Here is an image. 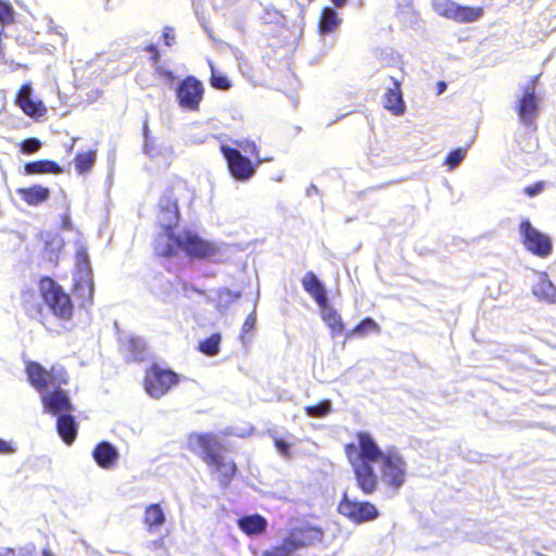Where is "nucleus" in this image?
Returning <instances> with one entry per match:
<instances>
[{"mask_svg": "<svg viewBox=\"0 0 556 556\" xmlns=\"http://www.w3.org/2000/svg\"><path fill=\"white\" fill-rule=\"evenodd\" d=\"M37 287L41 302L37 300L33 290L25 291L22 295L25 313L38 320L48 331H53V327L45 306L58 321L62 324L72 321L75 306L70 293L50 276L40 277Z\"/></svg>", "mask_w": 556, "mask_h": 556, "instance_id": "f257e3e1", "label": "nucleus"}, {"mask_svg": "<svg viewBox=\"0 0 556 556\" xmlns=\"http://www.w3.org/2000/svg\"><path fill=\"white\" fill-rule=\"evenodd\" d=\"M25 374L28 383L41 394L45 413L56 415L75 409L68 393L62 388L70 382V375L64 366L54 364L46 368L39 362L26 361Z\"/></svg>", "mask_w": 556, "mask_h": 556, "instance_id": "f03ea898", "label": "nucleus"}, {"mask_svg": "<svg viewBox=\"0 0 556 556\" xmlns=\"http://www.w3.org/2000/svg\"><path fill=\"white\" fill-rule=\"evenodd\" d=\"M362 463L355 468L358 488L366 494L377 486V472L383 484L397 491L405 481L406 465L399 454H361Z\"/></svg>", "mask_w": 556, "mask_h": 556, "instance_id": "7ed1b4c3", "label": "nucleus"}, {"mask_svg": "<svg viewBox=\"0 0 556 556\" xmlns=\"http://www.w3.org/2000/svg\"><path fill=\"white\" fill-rule=\"evenodd\" d=\"M163 230L173 243L162 248L157 252L160 256L170 258L177 255L178 250H182L190 260H208L219 252L217 244L201 238L192 230H184L181 236H176L170 225H164Z\"/></svg>", "mask_w": 556, "mask_h": 556, "instance_id": "20e7f679", "label": "nucleus"}, {"mask_svg": "<svg viewBox=\"0 0 556 556\" xmlns=\"http://www.w3.org/2000/svg\"><path fill=\"white\" fill-rule=\"evenodd\" d=\"M180 381L179 375L170 368L153 363L144 370L142 387L153 399L166 395Z\"/></svg>", "mask_w": 556, "mask_h": 556, "instance_id": "39448f33", "label": "nucleus"}, {"mask_svg": "<svg viewBox=\"0 0 556 556\" xmlns=\"http://www.w3.org/2000/svg\"><path fill=\"white\" fill-rule=\"evenodd\" d=\"M521 243L531 254L546 258L553 251L552 239L548 235L541 232L528 219L519 224Z\"/></svg>", "mask_w": 556, "mask_h": 556, "instance_id": "423d86ee", "label": "nucleus"}, {"mask_svg": "<svg viewBox=\"0 0 556 556\" xmlns=\"http://www.w3.org/2000/svg\"><path fill=\"white\" fill-rule=\"evenodd\" d=\"M205 88L203 83L197 77L186 76L176 89V98L179 106L190 112L200 110L204 98Z\"/></svg>", "mask_w": 556, "mask_h": 556, "instance_id": "0eeeda50", "label": "nucleus"}, {"mask_svg": "<svg viewBox=\"0 0 556 556\" xmlns=\"http://www.w3.org/2000/svg\"><path fill=\"white\" fill-rule=\"evenodd\" d=\"M219 149L226 160L229 174L233 179L247 181L254 176L257 165L248 156H244L239 149L227 144H222Z\"/></svg>", "mask_w": 556, "mask_h": 556, "instance_id": "6e6552de", "label": "nucleus"}, {"mask_svg": "<svg viewBox=\"0 0 556 556\" xmlns=\"http://www.w3.org/2000/svg\"><path fill=\"white\" fill-rule=\"evenodd\" d=\"M538 76L532 77L522 88V96L516 105V112L520 122L532 126L539 114L540 105L536 97Z\"/></svg>", "mask_w": 556, "mask_h": 556, "instance_id": "1a4fd4ad", "label": "nucleus"}, {"mask_svg": "<svg viewBox=\"0 0 556 556\" xmlns=\"http://www.w3.org/2000/svg\"><path fill=\"white\" fill-rule=\"evenodd\" d=\"M205 463L212 468L218 482L225 488L233 478L237 467L231 459H226L224 454H204Z\"/></svg>", "mask_w": 556, "mask_h": 556, "instance_id": "9d476101", "label": "nucleus"}, {"mask_svg": "<svg viewBox=\"0 0 556 556\" xmlns=\"http://www.w3.org/2000/svg\"><path fill=\"white\" fill-rule=\"evenodd\" d=\"M15 102L23 113L29 117L37 119L47 113V108L41 101L31 99V86L28 83L21 86L16 93Z\"/></svg>", "mask_w": 556, "mask_h": 556, "instance_id": "9b49d317", "label": "nucleus"}, {"mask_svg": "<svg viewBox=\"0 0 556 556\" xmlns=\"http://www.w3.org/2000/svg\"><path fill=\"white\" fill-rule=\"evenodd\" d=\"M393 87L388 88L383 94V108L395 116H401L406 111V105L403 99L401 89V81L394 77L390 78Z\"/></svg>", "mask_w": 556, "mask_h": 556, "instance_id": "f8f14e48", "label": "nucleus"}, {"mask_svg": "<svg viewBox=\"0 0 556 556\" xmlns=\"http://www.w3.org/2000/svg\"><path fill=\"white\" fill-rule=\"evenodd\" d=\"M38 238L41 243L43 257L50 262L56 263L59 254L64 248V240L61 235L53 230H46L41 231Z\"/></svg>", "mask_w": 556, "mask_h": 556, "instance_id": "ddd939ff", "label": "nucleus"}, {"mask_svg": "<svg viewBox=\"0 0 556 556\" xmlns=\"http://www.w3.org/2000/svg\"><path fill=\"white\" fill-rule=\"evenodd\" d=\"M73 295L79 301L80 306L90 305L93 300V281L90 274H83L75 278Z\"/></svg>", "mask_w": 556, "mask_h": 556, "instance_id": "4468645a", "label": "nucleus"}, {"mask_svg": "<svg viewBox=\"0 0 556 556\" xmlns=\"http://www.w3.org/2000/svg\"><path fill=\"white\" fill-rule=\"evenodd\" d=\"M302 286L319 307L326 306L328 303L326 289L313 271H307L303 276Z\"/></svg>", "mask_w": 556, "mask_h": 556, "instance_id": "2eb2a0df", "label": "nucleus"}, {"mask_svg": "<svg viewBox=\"0 0 556 556\" xmlns=\"http://www.w3.org/2000/svg\"><path fill=\"white\" fill-rule=\"evenodd\" d=\"M16 193L27 205L38 206L50 198L51 191L48 187L33 185L16 189Z\"/></svg>", "mask_w": 556, "mask_h": 556, "instance_id": "dca6fc26", "label": "nucleus"}, {"mask_svg": "<svg viewBox=\"0 0 556 556\" xmlns=\"http://www.w3.org/2000/svg\"><path fill=\"white\" fill-rule=\"evenodd\" d=\"M73 412L74 410L60 412L55 415L58 416V433L66 444H72L77 435V425L72 416Z\"/></svg>", "mask_w": 556, "mask_h": 556, "instance_id": "f3484780", "label": "nucleus"}, {"mask_svg": "<svg viewBox=\"0 0 556 556\" xmlns=\"http://www.w3.org/2000/svg\"><path fill=\"white\" fill-rule=\"evenodd\" d=\"M379 511L377 507L369 502H351L350 501V519L356 523L372 521L378 518Z\"/></svg>", "mask_w": 556, "mask_h": 556, "instance_id": "a211bd4d", "label": "nucleus"}, {"mask_svg": "<svg viewBox=\"0 0 556 556\" xmlns=\"http://www.w3.org/2000/svg\"><path fill=\"white\" fill-rule=\"evenodd\" d=\"M159 207L162 213L168 215V219L172 222L169 225L175 228L179 222L180 212L178 198L174 194L173 188H167L164 194L160 198Z\"/></svg>", "mask_w": 556, "mask_h": 556, "instance_id": "6ab92c4d", "label": "nucleus"}, {"mask_svg": "<svg viewBox=\"0 0 556 556\" xmlns=\"http://www.w3.org/2000/svg\"><path fill=\"white\" fill-rule=\"evenodd\" d=\"M188 446L200 452H215L219 448V441L217 435L211 432L191 433L188 437Z\"/></svg>", "mask_w": 556, "mask_h": 556, "instance_id": "aec40b11", "label": "nucleus"}, {"mask_svg": "<svg viewBox=\"0 0 556 556\" xmlns=\"http://www.w3.org/2000/svg\"><path fill=\"white\" fill-rule=\"evenodd\" d=\"M239 529L247 535H258L266 531L267 520L258 514L248 515L237 520Z\"/></svg>", "mask_w": 556, "mask_h": 556, "instance_id": "412c9836", "label": "nucleus"}, {"mask_svg": "<svg viewBox=\"0 0 556 556\" xmlns=\"http://www.w3.org/2000/svg\"><path fill=\"white\" fill-rule=\"evenodd\" d=\"M24 172L27 175H43V174L59 175V174L63 173V168L54 161L38 160V161H31V162L25 163Z\"/></svg>", "mask_w": 556, "mask_h": 556, "instance_id": "4be33fe9", "label": "nucleus"}, {"mask_svg": "<svg viewBox=\"0 0 556 556\" xmlns=\"http://www.w3.org/2000/svg\"><path fill=\"white\" fill-rule=\"evenodd\" d=\"M341 23L338 13L329 7H325L319 16L318 31L321 35L334 31Z\"/></svg>", "mask_w": 556, "mask_h": 556, "instance_id": "5701e85b", "label": "nucleus"}, {"mask_svg": "<svg viewBox=\"0 0 556 556\" xmlns=\"http://www.w3.org/2000/svg\"><path fill=\"white\" fill-rule=\"evenodd\" d=\"M532 291L538 299L548 303H556V287L545 274L533 286Z\"/></svg>", "mask_w": 556, "mask_h": 556, "instance_id": "b1692460", "label": "nucleus"}, {"mask_svg": "<svg viewBox=\"0 0 556 556\" xmlns=\"http://www.w3.org/2000/svg\"><path fill=\"white\" fill-rule=\"evenodd\" d=\"M484 14L482 7H470L458 4L452 21L460 24L472 23L480 20Z\"/></svg>", "mask_w": 556, "mask_h": 556, "instance_id": "393cba45", "label": "nucleus"}, {"mask_svg": "<svg viewBox=\"0 0 556 556\" xmlns=\"http://www.w3.org/2000/svg\"><path fill=\"white\" fill-rule=\"evenodd\" d=\"M165 515L160 504H150L143 514V523L149 530L160 529L165 523Z\"/></svg>", "mask_w": 556, "mask_h": 556, "instance_id": "a878e982", "label": "nucleus"}, {"mask_svg": "<svg viewBox=\"0 0 556 556\" xmlns=\"http://www.w3.org/2000/svg\"><path fill=\"white\" fill-rule=\"evenodd\" d=\"M321 311L323 319L328 325V327L332 331V336H338L343 333L344 324L338 313L328 306V303L325 307H319Z\"/></svg>", "mask_w": 556, "mask_h": 556, "instance_id": "bb28decb", "label": "nucleus"}, {"mask_svg": "<svg viewBox=\"0 0 556 556\" xmlns=\"http://www.w3.org/2000/svg\"><path fill=\"white\" fill-rule=\"evenodd\" d=\"M97 159L96 150L79 152L74 157L75 169L78 174H87L91 170Z\"/></svg>", "mask_w": 556, "mask_h": 556, "instance_id": "cd10ccee", "label": "nucleus"}, {"mask_svg": "<svg viewBox=\"0 0 556 556\" xmlns=\"http://www.w3.org/2000/svg\"><path fill=\"white\" fill-rule=\"evenodd\" d=\"M222 336L213 333L198 344V350L206 356H215L220 350Z\"/></svg>", "mask_w": 556, "mask_h": 556, "instance_id": "c85d7f7f", "label": "nucleus"}, {"mask_svg": "<svg viewBox=\"0 0 556 556\" xmlns=\"http://www.w3.org/2000/svg\"><path fill=\"white\" fill-rule=\"evenodd\" d=\"M379 331V325L372 318L367 317L357 324L352 330H350V334L364 338L370 333H377Z\"/></svg>", "mask_w": 556, "mask_h": 556, "instance_id": "c756f323", "label": "nucleus"}, {"mask_svg": "<svg viewBox=\"0 0 556 556\" xmlns=\"http://www.w3.org/2000/svg\"><path fill=\"white\" fill-rule=\"evenodd\" d=\"M458 3L453 0H433L432 8L437 14L445 18L452 20Z\"/></svg>", "mask_w": 556, "mask_h": 556, "instance_id": "7c9ffc66", "label": "nucleus"}, {"mask_svg": "<svg viewBox=\"0 0 556 556\" xmlns=\"http://www.w3.org/2000/svg\"><path fill=\"white\" fill-rule=\"evenodd\" d=\"M304 412L308 417L323 418L331 412V403L328 400H323L316 404L305 406Z\"/></svg>", "mask_w": 556, "mask_h": 556, "instance_id": "2f4dec72", "label": "nucleus"}, {"mask_svg": "<svg viewBox=\"0 0 556 556\" xmlns=\"http://www.w3.org/2000/svg\"><path fill=\"white\" fill-rule=\"evenodd\" d=\"M256 326V312L252 311L242 324L239 339L242 343L247 344L250 342L253 331Z\"/></svg>", "mask_w": 556, "mask_h": 556, "instance_id": "473e14b6", "label": "nucleus"}, {"mask_svg": "<svg viewBox=\"0 0 556 556\" xmlns=\"http://www.w3.org/2000/svg\"><path fill=\"white\" fill-rule=\"evenodd\" d=\"M15 23V10L8 0H0V27Z\"/></svg>", "mask_w": 556, "mask_h": 556, "instance_id": "72a5a7b5", "label": "nucleus"}, {"mask_svg": "<svg viewBox=\"0 0 556 556\" xmlns=\"http://www.w3.org/2000/svg\"><path fill=\"white\" fill-rule=\"evenodd\" d=\"M210 83L217 90H228L231 87L229 78L226 75L215 73L213 68Z\"/></svg>", "mask_w": 556, "mask_h": 556, "instance_id": "f704fd0d", "label": "nucleus"}, {"mask_svg": "<svg viewBox=\"0 0 556 556\" xmlns=\"http://www.w3.org/2000/svg\"><path fill=\"white\" fill-rule=\"evenodd\" d=\"M236 144L238 146L237 149H241L248 154H250L252 157H254L256 160V165L261 164L262 160L260 155V149L254 141H239L236 142Z\"/></svg>", "mask_w": 556, "mask_h": 556, "instance_id": "c9c22d12", "label": "nucleus"}, {"mask_svg": "<svg viewBox=\"0 0 556 556\" xmlns=\"http://www.w3.org/2000/svg\"><path fill=\"white\" fill-rule=\"evenodd\" d=\"M358 445L361 452H380L372 438L368 433H358Z\"/></svg>", "mask_w": 556, "mask_h": 556, "instance_id": "e433bc0d", "label": "nucleus"}, {"mask_svg": "<svg viewBox=\"0 0 556 556\" xmlns=\"http://www.w3.org/2000/svg\"><path fill=\"white\" fill-rule=\"evenodd\" d=\"M118 454H93L94 460L97 464L104 468L109 469L115 465Z\"/></svg>", "mask_w": 556, "mask_h": 556, "instance_id": "4c0bfd02", "label": "nucleus"}, {"mask_svg": "<svg viewBox=\"0 0 556 556\" xmlns=\"http://www.w3.org/2000/svg\"><path fill=\"white\" fill-rule=\"evenodd\" d=\"M465 155L466 151L464 149H455L447 154L444 163L454 168L463 161Z\"/></svg>", "mask_w": 556, "mask_h": 556, "instance_id": "58836bf2", "label": "nucleus"}, {"mask_svg": "<svg viewBox=\"0 0 556 556\" xmlns=\"http://www.w3.org/2000/svg\"><path fill=\"white\" fill-rule=\"evenodd\" d=\"M20 146L23 153L33 154L40 149L41 141L37 138H27Z\"/></svg>", "mask_w": 556, "mask_h": 556, "instance_id": "ea45409f", "label": "nucleus"}, {"mask_svg": "<svg viewBox=\"0 0 556 556\" xmlns=\"http://www.w3.org/2000/svg\"><path fill=\"white\" fill-rule=\"evenodd\" d=\"M162 39L166 47H172L176 41V30L173 26L166 25L162 29Z\"/></svg>", "mask_w": 556, "mask_h": 556, "instance_id": "a19ab883", "label": "nucleus"}, {"mask_svg": "<svg viewBox=\"0 0 556 556\" xmlns=\"http://www.w3.org/2000/svg\"><path fill=\"white\" fill-rule=\"evenodd\" d=\"M143 51L150 53L152 65H157L161 61V54L155 43L151 42L143 47Z\"/></svg>", "mask_w": 556, "mask_h": 556, "instance_id": "79ce46f5", "label": "nucleus"}, {"mask_svg": "<svg viewBox=\"0 0 556 556\" xmlns=\"http://www.w3.org/2000/svg\"><path fill=\"white\" fill-rule=\"evenodd\" d=\"M544 189V182L543 181H538L531 186H527L525 189H523V192L528 195V197H535L536 194L541 193Z\"/></svg>", "mask_w": 556, "mask_h": 556, "instance_id": "37998d69", "label": "nucleus"}, {"mask_svg": "<svg viewBox=\"0 0 556 556\" xmlns=\"http://www.w3.org/2000/svg\"><path fill=\"white\" fill-rule=\"evenodd\" d=\"M153 66H154V73L157 76H160L166 80H169V81L174 80L175 76H174L173 71L164 68L163 66L160 65V63L157 65H153Z\"/></svg>", "mask_w": 556, "mask_h": 556, "instance_id": "c03bdc74", "label": "nucleus"}, {"mask_svg": "<svg viewBox=\"0 0 556 556\" xmlns=\"http://www.w3.org/2000/svg\"><path fill=\"white\" fill-rule=\"evenodd\" d=\"M93 452H116L111 443L102 441L96 445Z\"/></svg>", "mask_w": 556, "mask_h": 556, "instance_id": "a18cd8bd", "label": "nucleus"}, {"mask_svg": "<svg viewBox=\"0 0 556 556\" xmlns=\"http://www.w3.org/2000/svg\"><path fill=\"white\" fill-rule=\"evenodd\" d=\"M61 222H62V228L63 229H66V230H72L73 229V224H72V220H71V217H70L68 214L62 215Z\"/></svg>", "mask_w": 556, "mask_h": 556, "instance_id": "49530a36", "label": "nucleus"}, {"mask_svg": "<svg viewBox=\"0 0 556 556\" xmlns=\"http://www.w3.org/2000/svg\"><path fill=\"white\" fill-rule=\"evenodd\" d=\"M275 446L281 452H287L289 448V443H287L283 439H275Z\"/></svg>", "mask_w": 556, "mask_h": 556, "instance_id": "de8ad7c7", "label": "nucleus"}, {"mask_svg": "<svg viewBox=\"0 0 556 556\" xmlns=\"http://www.w3.org/2000/svg\"><path fill=\"white\" fill-rule=\"evenodd\" d=\"M14 447L11 443L0 439V452H13Z\"/></svg>", "mask_w": 556, "mask_h": 556, "instance_id": "09e8293b", "label": "nucleus"}, {"mask_svg": "<svg viewBox=\"0 0 556 556\" xmlns=\"http://www.w3.org/2000/svg\"><path fill=\"white\" fill-rule=\"evenodd\" d=\"M348 508V496L346 494L344 493L343 494V497H342V501L340 502L339 504V511L344 514V509Z\"/></svg>", "mask_w": 556, "mask_h": 556, "instance_id": "8fccbe9b", "label": "nucleus"}, {"mask_svg": "<svg viewBox=\"0 0 556 556\" xmlns=\"http://www.w3.org/2000/svg\"><path fill=\"white\" fill-rule=\"evenodd\" d=\"M445 89H446V84H445V81H442V80H441V81H439V83L437 84V93H438V94L443 93V92L445 91Z\"/></svg>", "mask_w": 556, "mask_h": 556, "instance_id": "3c124183", "label": "nucleus"}, {"mask_svg": "<svg viewBox=\"0 0 556 556\" xmlns=\"http://www.w3.org/2000/svg\"><path fill=\"white\" fill-rule=\"evenodd\" d=\"M42 556H55L50 548H43L41 552Z\"/></svg>", "mask_w": 556, "mask_h": 556, "instance_id": "603ef678", "label": "nucleus"}, {"mask_svg": "<svg viewBox=\"0 0 556 556\" xmlns=\"http://www.w3.org/2000/svg\"><path fill=\"white\" fill-rule=\"evenodd\" d=\"M332 2L334 3V5L341 8L344 5L345 0H332Z\"/></svg>", "mask_w": 556, "mask_h": 556, "instance_id": "864d4df0", "label": "nucleus"}, {"mask_svg": "<svg viewBox=\"0 0 556 556\" xmlns=\"http://www.w3.org/2000/svg\"><path fill=\"white\" fill-rule=\"evenodd\" d=\"M349 448H350V452H353L354 445L350 443Z\"/></svg>", "mask_w": 556, "mask_h": 556, "instance_id": "5fc2aeb1", "label": "nucleus"}]
</instances>
